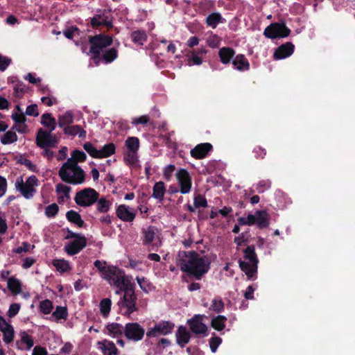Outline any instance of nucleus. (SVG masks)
<instances>
[{
  "label": "nucleus",
  "instance_id": "aec40b11",
  "mask_svg": "<svg viewBox=\"0 0 355 355\" xmlns=\"http://www.w3.org/2000/svg\"><path fill=\"white\" fill-rule=\"evenodd\" d=\"M116 214L117 217L124 222H132L135 218V214L128 209V207L125 205H119Z\"/></svg>",
  "mask_w": 355,
  "mask_h": 355
},
{
  "label": "nucleus",
  "instance_id": "f3484780",
  "mask_svg": "<svg viewBox=\"0 0 355 355\" xmlns=\"http://www.w3.org/2000/svg\"><path fill=\"white\" fill-rule=\"evenodd\" d=\"M295 46L291 42H286L275 49L273 58L275 60L285 59L291 56L294 52Z\"/></svg>",
  "mask_w": 355,
  "mask_h": 355
},
{
  "label": "nucleus",
  "instance_id": "6ab92c4d",
  "mask_svg": "<svg viewBox=\"0 0 355 355\" xmlns=\"http://www.w3.org/2000/svg\"><path fill=\"white\" fill-rule=\"evenodd\" d=\"M232 65L234 69L239 71H246L250 69V62L243 54L236 55L232 60Z\"/></svg>",
  "mask_w": 355,
  "mask_h": 355
},
{
  "label": "nucleus",
  "instance_id": "7ed1b4c3",
  "mask_svg": "<svg viewBox=\"0 0 355 355\" xmlns=\"http://www.w3.org/2000/svg\"><path fill=\"white\" fill-rule=\"evenodd\" d=\"M123 296L117 302L118 313L132 318V314L139 311L137 304V296L135 292V284H129V287L122 291Z\"/></svg>",
  "mask_w": 355,
  "mask_h": 355
},
{
  "label": "nucleus",
  "instance_id": "393cba45",
  "mask_svg": "<svg viewBox=\"0 0 355 355\" xmlns=\"http://www.w3.org/2000/svg\"><path fill=\"white\" fill-rule=\"evenodd\" d=\"M225 22V19L222 17L220 13L217 12L209 14L205 19L207 26L212 28H216L219 24Z\"/></svg>",
  "mask_w": 355,
  "mask_h": 355
},
{
  "label": "nucleus",
  "instance_id": "4d7b16f0",
  "mask_svg": "<svg viewBox=\"0 0 355 355\" xmlns=\"http://www.w3.org/2000/svg\"><path fill=\"white\" fill-rule=\"evenodd\" d=\"M21 340L26 345V349H30L34 345L33 339L26 331L21 333Z\"/></svg>",
  "mask_w": 355,
  "mask_h": 355
},
{
  "label": "nucleus",
  "instance_id": "37998d69",
  "mask_svg": "<svg viewBox=\"0 0 355 355\" xmlns=\"http://www.w3.org/2000/svg\"><path fill=\"white\" fill-rule=\"evenodd\" d=\"M17 141V135L15 132L8 130L1 138V142L3 145L10 144Z\"/></svg>",
  "mask_w": 355,
  "mask_h": 355
},
{
  "label": "nucleus",
  "instance_id": "2f4dec72",
  "mask_svg": "<svg viewBox=\"0 0 355 355\" xmlns=\"http://www.w3.org/2000/svg\"><path fill=\"white\" fill-rule=\"evenodd\" d=\"M41 123L48 129V132H52L56 127L55 119L49 112H46L42 116Z\"/></svg>",
  "mask_w": 355,
  "mask_h": 355
},
{
  "label": "nucleus",
  "instance_id": "9b49d317",
  "mask_svg": "<svg viewBox=\"0 0 355 355\" xmlns=\"http://www.w3.org/2000/svg\"><path fill=\"white\" fill-rule=\"evenodd\" d=\"M144 335L145 329L138 322H128L125 324L124 336L128 340L138 342L143 339Z\"/></svg>",
  "mask_w": 355,
  "mask_h": 355
},
{
  "label": "nucleus",
  "instance_id": "4c0bfd02",
  "mask_svg": "<svg viewBox=\"0 0 355 355\" xmlns=\"http://www.w3.org/2000/svg\"><path fill=\"white\" fill-rule=\"evenodd\" d=\"M96 202V209L100 213H107L112 205V202L105 198H98Z\"/></svg>",
  "mask_w": 355,
  "mask_h": 355
},
{
  "label": "nucleus",
  "instance_id": "2eb2a0df",
  "mask_svg": "<svg viewBox=\"0 0 355 355\" xmlns=\"http://www.w3.org/2000/svg\"><path fill=\"white\" fill-rule=\"evenodd\" d=\"M208 51L205 46H200L198 49L189 50L187 52V64L189 66L201 65L203 62V57Z\"/></svg>",
  "mask_w": 355,
  "mask_h": 355
},
{
  "label": "nucleus",
  "instance_id": "a18cd8bd",
  "mask_svg": "<svg viewBox=\"0 0 355 355\" xmlns=\"http://www.w3.org/2000/svg\"><path fill=\"white\" fill-rule=\"evenodd\" d=\"M225 309V304L220 297L214 298L211 301L209 309L216 313H221Z\"/></svg>",
  "mask_w": 355,
  "mask_h": 355
},
{
  "label": "nucleus",
  "instance_id": "473e14b6",
  "mask_svg": "<svg viewBox=\"0 0 355 355\" xmlns=\"http://www.w3.org/2000/svg\"><path fill=\"white\" fill-rule=\"evenodd\" d=\"M8 288L12 293V295H17L21 292V282L14 277H10L8 279Z\"/></svg>",
  "mask_w": 355,
  "mask_h": 355
},
{
  "label": "nucleus",
  "instance_id": "0eeeda50",
  "mask_svg": "<svg viewBox=\"0 0 355 355\" xmlns=\"http://www.w3.org/2000/svg\"><path fill=\"white\" fill-rule=\"evenodd\" d=\"M39 185V180L35 175H31L24 182L22 178L17 180L16 189L26 199H31L36 193L35 187Z\"/></svg>",
  "mask_w": 355,
  "mask_h": 355
},
{
  "label": "nucleus",
  "instance_id": "6e6d98bb",
  "mask_svg": "<svg viewBox=\"0 0 355 355\" xmlns=\"http://www.w3.org/2000/svg\"><path fill=\"white\" fill-rule=\"evenodd\" d=\"M17 164L26 166L31 171L36 172L37 166L30 160L22 156L17 160Z\"/></svg>",
  "mask_w": 355,
  "mask_h": 355
},
{
  "label": "nucleus",
  "instance_id": "c85d7f7f",
  "mask_svg": "<svg viewBox=\"0 0 355 355\" xmlns=\"http://www.w3.org/2000/svg\"><path fill=\"white\" fill-rule=\"evenodd\" d=\"M142 243L144 245H151L155 237V227L150 225L146 229H142Z\"/></svg>",
  "mask_w": 355,
  "mask_h": 355
},
{
  "label": "nucleus",
  "instance_id": "39448f33",
  "mask_svg": "<svg viewBox=\"0 0 355 355\" xmlns=\"http://www.w3.org/2000/svg\"><path fill=\"white\" fill-rule=\"evenodd\" d=\"M104 278L121 291L129 287V284H133L125 277L124 272L116 266H108Z\"/></svg>",
  "mask_w": 355,
  "mask_h": 355
},
{
  "label": "nucleus",
  "instance_id": "774afa93",
  "mask_svg": "<svg viewBox=\"0 0 355 355\" xmlns=\"http://www.w3.org/2000/svg\"><path fill=\"white\" fill-rule=\"evenodd\" d=\"M253 153H254V157L257 159H263L266 155V149L257 146L254 148Z\"/></svg>",
  "mask_w": 355,
  "mask_h": 355
},
{
  "label": "nucleus",
  "instance_id": "8fccbe9b",
  "mask_svg": "<svg viewBox=\"0 0 355 355\" xmlns=\"http://www.w3.org/2000/svg\"><path fill=\"white\" fill-rule=\"evenodd\" d=\"M3 340L8 344L10 343L14 339V329L12 325L8 327L3 329Z\"/></svg>",
  "mask_w": 355,
  "mask_h": 355
},
{
  "label": "nucleus",
  "instance_id": "20e7f679",
  "mask_svg": "<svg viewBox=\"0 0 355 355\" xmlns=\"http://www.w3.org/2000/svg\"><path fill=\"white\" fill-rule=\"evenodd\" d=\"M244 259L246 261L239 259V263L241 270L245 272L248 279L254 281L257 278V270L259 259L255 252V248L253 245H248L243 250Z\"/></svg>",
  "mask_w": 355,
  "mask_h": 355
},
{
  "label": "nucleus",
  "instance_id": "e433bc0d",
  "mask_svg": "<svg viewBox=\"0 0 355 355\" xmlns=\"http://www.w3.org/2000/svg\"><path fill=\"white\" fill-rule=\"evenodd\" d=\"M40 112H12V119L17 123H23L26 121V115L37 116Z\"/></svg>",
  "mask_w": 355,
  "mask_h": 355
},
{
  "label": "nucleus",
  "instance_id": "f704fd0d",
  "mask_svg": "<svg viewBox=\"0 0 355 355\" xmlns=\"http://www.w3.org/2000/svg\"><path fill=\"white\" fill-rule=\"evenodd\" d=\"M106 329L109 332V334L112 336L113 337L115 336H121L123 334H124L125 331V326L123 327L122 324L119 323H111L108 324L106 326Z\"/></svg>",
  "mask_w": 355,
  "mask_h": 355
},
{
  "label": "nucleus",
  "instance_id": "72a5a7b5",
  "mask_svg": "<svg viewBox=\"0 0 355 355\" xmlns=\"http://www.w3.org/2000/svg\"><path fill=\"white\" fill-rule=\"evenodd\" d=\"M227 318L222 315H218L216 317L212 318L211 320V326L212 328L218 331H223L225 327V322Z\"/></svg>",
  "mask_w": 355,
  "mask_h": 355
},
{
  "label": "nucleus",
  "instance_id": "603ef678",
  "mask_svg": "<svg viewBox=\"0 0 355 355\" xmlns=\"http://www.w3.org/2000/svg\"><path fill=\"white\" fill-rule=\"evenodd\" d=\"M59 211V207L56 203H52L45 208V215L49 218L55 217Z\"/></svg>",
  "mask_w": 355,
  "mask_h": 355
},
{
  "label": "nucleus",
  "instance_id": "5fc2aeb1",
  "mask_svg": "<svg viewBox=\"0 0 355 355\" xmlns=\"http://www.w3.org/2000/svg\"><path fill=\"white\" fill-rule=\"evenodd\" d=\"M193 205L196 208L207 207V200L201 194H197L194 196Z\"/></svg>",
  "mask_w": 355,
  "mask_h": 355
},
{
  "label": "nucleus",
  "instance_id": "4be33fe9",
  "mask_svg": "<svg viewBox=\"0 0 355 355\" xmlns=\"http://www.w3.org/2000/svg\"><path fill=\"white\" fill-rule=\"evenodd\" d=\"M175 336L177 344L181 347H184L185 345L189 343L191 338L190 333L184 326L178 327Z\"/></svg>",
  "mask_w": 355,
  "mask_h": 355
},
{
  "label": "nucleus",
  "instance_id": "338daca9",
  "mask_svg": "<svg viewBox=\"0 0 355 355\" xmlns=\"http://www.w3.org/2000/svg\"><path fill=\"white\" fill-rule=\"evenodd\" d=\"M11 62V60L0 55V70L5 71Z\"/></svg>",
  "mask_w": 355,
  "mask_h": 355
},
{
  "label": "nucleus",
  "instance_id": "b1692460",
  "mask_svg": "<svg viewBox=\"0 0 355 355\" xmlns=\"http://www.w3.org/2000/svg\"><path fill=\"white\" fill-rule=\"evenodd\" d=\"M90 24L93 28H96L100 26H105L107 27H111L112 23L109 20L105 12L95 15L92 19Z\"/></svg>",
  "mask_w": 355,
  "mask_h": 355
},
{
  "label": "nucleus",
  "instance_id": "f257e3e1",
  "mask_svg": "<svg viewBox=\"0 0 355 355\" xmlns=\"http://www.w3.org/2000/svg\"><path fill=\"white\" fill-rule=\"evenodd\" d=\"M177 264L182 272L187 273L196 280H200L210 269L211 260L207 255L200 256L197 252L180 251Z\"/></svg>",
  "mask_w": 355,
  "mask_h": 355
},
{
  "label": "nucleus",
  "instance_id": "680f3d73",
  "mask_svg": "<svg viewBox=\"0 0 355 355\" xmlns=\"http://www.w3.org/2000/svg\"><path fill=\"white\" fill-rule=\"evenodd\" d=\"M21 306L18 303H13L10 305L7 315L9 318L15 317L19 311Z\"/></svg>",
  "mask_w": 355,
  "mask_h": 355
},
{
  "label": "nucleus",
  "instance_id": "3c124183",
  "mask_svg": "<svg viewBox=\"0 0 355 355\" xmlns=\"http://www.w3.org/2000/svg\"><path fill=\"white\" fill-rule=\"evenodd\" d=\"M83 148L91 157L101 159V156H99V150L96 149L92 143H85L83 145Z\"/></svg>",
  "mask_w": 355,
  "mask_h": 355
},
{
  "label": "nucleus",
  "instance_id": "c03bdc74",
  "mask_svg": "<svg viewBox=\"0 0 355 355\" xmlns=\"http://www.w3.org/2000/svg\"><path fill=\"white\" fill-rule=\"evenodd\" d=\"M125 144L128 150L137 152L139 148V139L136 137H129L125 140Z\"/></svg>",
  "mask_w": 355,
  "mask_h": 355
},
{
  "label": "nucleus",
  "instance_id": "864d4df0",
  "mask_svg": "<svg viewBox=\"0 0 355 355\" xmlns=\"http://www.w3.org/2000/svg\"><path fill=\"white\" fill-rule=\"evenodd\" d=\"M55 191L58 194L63 193L64 197L67 199L70 198L69 193L71 191V188L70 187L59 183L55 187Z\"/></svg>",
  "mask_w": 355,
  "mask_h": 355
},
{
  "label": "nucleus",
  "instance_id": "dca6fc26",
  "mask_svg": "<svg viewBox=\"0 0 355 355\" xmlns=\"http://www.w3.org/2000/svg\"><path fill=\"white\" fill-rule=\"evenodd\" d=\"M86 245V237L84 235H80L79 237L66 245L64 249L69 255L73 256L80 252Z\"/></svg>",
  "mask_w": 355,
  "mask_h": 355
},
{
  "label": "nucleus",
  "instance_id": "5701e85b",
  "mask_svg": "<svg viewBox=\"0 0 355 355\" xmlns=\"http://www.w3.org/2000/svg\"><path fill=\"white\" fill-rule=\"evenodd\" d=\"M235 51L230 47H222L218 51L220 61L223 64H228L234 59Z\"/></svg>",
  "mask_w": 355,
  "mask_h": 355
},
{
  "label": "nucleus",
  "instance_id": "4468645a",
  "mask_svg": "<svg viewBox=\"0 0 355 355\" xmlns=\"http://www.w3.org/2000/svg\"><path fill=\"white\" fill-rule=\"evenodd\" d=\"M57 143L55 137L52 135L51 132H48L40 128L36 135V144L40 148L54 147Z\"/></svg>",
  "mask_w": 355,
  "mask_h": 355
},
{
  "label": "nucleus",
  "instance_id": "c9c22d12",
  "mask_svg": "<svg viewBox=\"0 0 355 355\" xmlns=\"http://www.w3.org/2000/svg\"><path fill=\"white\" fill-rule=\"evenodd\" d=\"M52 264L61 273L68 272L71 269L69 263L64 259H54Z\"/></svg>",
  "mask_w": 355,
  "mask_h": 355
},
{
  "label": "nucleus",
  "instance_id": "7c9ffc66",
  "mask_svg": "<svg viewBox=\"0 0 355 355\" xmlns=\"http://www.w3.org/2000/svg\"><path fill=\"white\" fill-rule=\"evenodd\" d=\"M64 133L70 136H76L78 135L80 138L85 137L86 135V131L79 125L64 127Z\"/></svg>",
  "mask_w": 355,
  "mask_h": 355
},
{
  "label": "nucleus",
  "instance_id": "a211bd4d",
  "mask_svg": "<svg viewBox=\"0 0 355 355\" xmlns=\"http://www.w3.org/2000/svg\"><path fill=\"white\" fill-rule=\"evenodd\" d=\"M212 149L213 146L210 143H202L191 149L190 153L192 157L200 159L206 157Z\"/></svg>",
  "mask_w": 355,
  "mask_h": 355
},
{
  "label": "nucleus",
  "instance_id": "49530a36",
  "mask_svg": "<svg viewBox=\"0 0 355 355\" xmlns=\"http://www.w3.org/2000/svg\"><path fill=\"white\" fill-rule=\"evenodd\" d=\"M52 317H54L57 320L61 319L66 320L68 317V311L67 307L57 306L55 310L52 313Z\"/></svg>",
  "mask_w": 355,
  "mask_h": 355
},
{
  "label": "nucleus",
  "instance_id": "f8f14e48",
  "mask_svg": "<svg viewBox=\"0 0 355 355\" xmlns=\"http://www.w3.org/2000/svg\"><path fill=\"white\" fill-rule=\"evenodd\" d=\"M205 318V315L196 314L187 320V324L191 332L197 335H202V337H205L208 335V327L203 322Z\"/></svg>",
  "mask_w": 355,
  "mask_h": 355
},
{
  "label": "nucleus",
  "instance_id": "1a4fd4ad",
  "mask_svg": "<svg viewBox=\"0 0 355 355\" xmlns=\"http://www.w3.org/2000/svg\"><path fill=\"white\" fill-rule=\"evenodd\" d=\"M290 33L291 30L286 26L284 22L272 23L263 31V35L272 40L287 37Z\"/></svg>",
  "mask_w": 355,
  "mask_h": 355
},
{
  "label": "nucleus",
  "instance_id": "13d9d810",
  "mask_svg": "<svg viewBox=\"0 0 355 355\" xmlns=\"http://www.w3.org/2000/svg\"><path fill=\"white\" fill-rule=\"evenodd\" d=\"M150 121V117L148 115H141L139 117H137V118H135L133 119L132 121V123L135 125V126H137L139 125H146L148 122Z\"/></svg>",
  "mask_w": 355,
  "mask_h": 355
},
{
  "label": "nucleus",
  "instance_id": "cd10ccee",
  "mask_svg": "<svg viewBox=\"0 0 355 355\" xmlns=\"http://www.w3.org/2000/svg\"><path fill=\"white\" fill-rule=\"evenodd\" d=\"M66 218L69 222L75 224L78 227H84L86 226V224L82 219L80 214L74 210L68 211L66 214Z\"/></svg>",
  "mask_w": 355,
  "mask_h": 355
},
{
  "label": "nucleus",
  "instance_id": "412c9836",
  "mask_svg": "<svg viewBox=\"0 0 355 355\" xmlns=\"http://www.w3.org/2000/svg\"><path fill=\"white\" fill-rule=\"evenodd\" d=\"M99 349L102 351L103 355H118L119 349L112 341L104 340L98 343Z\"/></svg>",
  "mask_w": 355,
  "mask_h": 355
},
{
  "label": "nucleus",
  "instance_id": "ddd939ff",
  "mask_svg": "<svg viewBox=\"0 0 355 355\" xmlns=\"http://www.w3.org/2000/svg\"><path fill=\"white\" fill-rule=\"evenodd\" d=\"M176 180L182 194L189 193L192 187V180L189 173L184 168H180L175 174Z\"/></svg>",
  "mask_w": 355,
  "mask_h": 355
},
{
  "label": "nucleus",
  "instance_id": "c756f323",
  "mask_svg": "<svg viewBox=\"0 0 355 355\" xmlns=\"http://www.w3.org/2000/svg\"><path fill=\"white\" fill-rule=\"evenodd\" d=\"M256 224L260 229H263L269 225L268 214L265 210L256 211Z\"/></svg>",
  "mask_w": 355,
  "mask_h": 355
},
{
  "label": "nucleus",
  "instance_id": "423d86ee",
  "mask_svg": "<svg viewBox=\"0 0 355 355\" xmlns=\"http://www.w3.org/2000/svg\"><path fill=\"white\" fill-rule=\"evenodd\" d=\"M90 44L89 53L94 59L98 58L101 53L112 43V37L104 34H98L90 37L89 39Z\"/></svg>",
  "mask_w": 355,
  "mask_h": 355
},
{
  "label": "nucleus",
  "instance_id": "de8ad7c7",
  "mask_svg": "<svg viewBox=\"0 0 355 355\" xmlns=\"http://www.w3.org/2000/svg\"><path fill=\"white\" fill-rule=\"evenodd\" d=\"M39 309L42 313L49 314L53 309V302L47 299L42 300L40 302Z\"/></svg>",
  "mask_w": 355,
  "mask_h": 355
},
{
  "label": "nucleus",
  "instance_id": "58836bf2",
  "mask_svg": "<svg viewBox=\"0 0 355 355\" xmlns=\"http://www.w3.org/2000/svg\"><path fill=\"white\" fill-rule=\"evenodd\" d=\"M116 147L113 143H109L103 146V148L99 150V156L101 158L108 157L115 153Z\"/></svg>",
  "mask_w": 355,
  "mask_h": 355
},
{
  "label": "nucleus",
  "instance_id": "f03ea898",
  "mask_svg": "<svg viewBox=\"0 0 355 355\" xmlns=\"http://www.w3.org/2000/svg\"><path fill=\"white\" fill-rule=\"evenodd\" d=\"M87 159V155L81 150H75L71 153V157L62 164L58 175L60 179L70 184H81L85 181V173L78 165V162H83Z\"/></svg>",
  "mask_w": 355,
  "mask_h": 355
},
{
  "label": "nucleus",
  "instance_id": "09e8293b",
  "mask_svg": "<svg viewBox=\"0 0 355 355\" xmlns=\"http://www.w3.org/2000/svg\"><path fill=\"white\" fill-rule=\"evenodd\" d=\"M117 55V51L115 49L112 48L105 51H103V58L105 63H110L116 58Z\"/></svg>",
  "mask_w": 355,
  "mask_h": 355
},
{
  "label": "nucleus",
  "instance_id": "79ce46f5",
  "mask_svg": "<svg viewBox=\"0 0 355 355\" xmlns=\"http://www.w3.org/2000/svg\"><path fill=\"white\" fill-rule=\"evenodd\" d=\"M221 41V37L218 35L211 33L206 39V44L211 49H216L220 46Z\"/></svg>",
  "mask_w": 355,
  "mask_h": 355
},
{
  "label": "nucleus",
  "instance_id": "a19ab883",
  "mask_svg": "<svg viewBox=\"0 0 355 355\" xmlns=\"http://www.w3.org/2000/svg\"><path fill=\"white\" fill-rule=\"evenodd\" d=\"M73 122V116L72 112H65L58 117V125L60 128H64L70 125Z\"/></svg>",
  "mask_w": 355,
  "mask_h": 355
},
{
  "label": "nucleus",
  "instance_id": "9d476101",
  "mask_svg": "<svg viewBox=\"0 0 355 355\" xmlns=\"http://www.w3.org/2000/svg\"><path fill=\"white\" fill-rule=\"evenodd\" d=\"M174 327L175 324L173 322L168 320H161L156 323L153 327L148 328L146 335L148 338L166 336L173 332Z\"/></svg>",
  "mask_w": 355,
  "mask_h": 355
},
{
  "label": "nucleus",
  "instance_id": "bb28decb",
  "mask_svg": "<svg viewBox=\"0 0 355 355\" xmlns=\"http://www.w3.org/2000/svg\"><path fill=\"white\" fill-rule=\"evenodd\" d=\"M166 191L164 182H156L153 187L152 197L162 202Z\"/></svg>",
  "mask_w": 355,
  "mask_h": 355
},
{
  "label": "nucleus",
  "instance_id": "a878e982",
  "mask_svg": "<svg viewBox=\"0 0 355 355\" xmlns=\"http://www.w3.org/2000/svg\"><path fill=\"white\" fill-rule=\"evenodd\" d=\"M148 35L144 30L134 31L130 33V39L132 42L139 46H143L146 42Z\"/></svg>",
  "mask_w": 355,
  "mask_h": 355
},
{
  "label": "nucleus",
  "instance_id": "ea45409f",
  "mask_svg": "<svg viewBox=\"0 0 355 355\" xmlns=\"http://www.w3.org/2000/svg\"><path fill=\"white\" fill-rule=\"evenodd\" d=\"M112 301L110 298H103L99 304L100 311L104 318H107L110 312Z\"/></svg>",
  "mask_w": 355,
  "mask_h": 355
},
{
  "label": "nucleus",
  "instance_id": "6e6552de",
  "mask_svg": "<svg viewBox=\"0 0 355 355\" xmlns=\"http://www.w3.org/2000/svg\"><path fill=\"white\" fill-rule=\"evenodd\" d=\"M99 196V193L94 189L85 188L76 193L74 201L80 207H90L96 203Z\"/></svg>",
  "mask_w": 355,
  "mask_h": 355
},
{
  "label": "nucleus",
  "instance_id": "e2e57ef3",
  "mask_svg": "<svg viewBox=\"0 0 355 355\" xmlns=\"http://www.w3.org/2000/svg\"><path fill=\"white\" fill-rule=\"evenodd\" d=\"M222 343V339L218 336H214L209 340V346L212 352H215Z\"/></svg>",
  "mask_w": 355,
  "mask_h": 355
},
{
  "label": "nucleus",
  "instance_id": "bf43d9fd",
  "mask_svg": "<svg viewBox=\"0 0 355 355\" xmlns=\"http://www.w3.org/2000/svg\"><path fill=\"white\" fill-rule=\"evenodd\" d=\"M271 187V182L268 180H261L259 182L257 186V190L259 193H263L266 189H268Z\"/></svg>",
  "mask_w": 355,
  "mask_h": 355
},
{
  "label": "nucleus",
  "instance_id": "052dcab7",
  "mask_svg": "<svg viewBox=\"0 0 355 355\" xmlns=\"http://www.w3.org/2000/svg\"><path fill=\"white\" fill-rule=\"evenodd\" d=\"M175 170V166L173 164H169L164 168V177L166 181L171 180L173 173Z\"/></svg>",
  "mask_w": 355,
  "mask_h": 355
},
{
  "label": "nucleus",
  "instance_id": "0e129e2a",
  "mask_svg": "<svg viewBox=\"0 0 355 355\" xmlns=\"http://www.w3.org/2000/svg\"><path fill=\"white\" fill-rule=\"evenodd\" d=\"M248 232L241 233L239 236H236L234 239V242L239 246L248 242Z\"/></svg>",
  "mask_w": 355,
  "mask_h": 355
},
{
  "label": "nucleus",
  "instance_id": "69168bd1",
  "mask_svg": "<svg viewBox=\"0 0 355 355\" xmlns=\"http://www.w3.org/2000/svg\"><path fill=\"white\" fill-rule=\"evenodd\" d=\"M137 152H133L131 150H128L125 154L124 159L130 164H134L137 159Z\"/></svg>",
  "mask_w": 355,
  "mask_h": 355
}]
</instances>
